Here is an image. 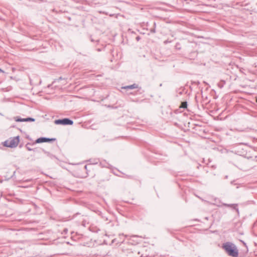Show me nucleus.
<instances>
[{
    "mask_svg": "<svg viewBox=\"0 0 257 257\" xmlns=\"http://www.w3.org/2000/svg\"><path fill=\"white\" fill-rule=\"evenodd\" d=\"M15 120L16 121H34V119L32 118H23V119H20L18 118H16Z\"/></svg>",
    "mask_w": 257,
    "mask_h": 257,
    "instance_id": "nucleus-5",
    "label": "nucleus"
},
{
    "mask_svg": "<svg viewBox=\"0 0 257 257\" xmlns=\"http://www.w3.org/2000/svg\"><path fill=\"white\" fill-rule=\"evenodd\" d=\"M187 104L186 102H182L180 107L186 108H187Z\"/></svg>",
    "mask_w": 257,
    "mask_h": 257,
    "instance_id": "nucleus-7",
    "label": "nucleus"
},
{
    "mask_svg": "<svg viewBox=\"0 0 257 257\" xmlns=\"http://www.w3.org/2000/svg\"><path fill=\"white\" fill-rule=\"evenodd\" d=\"M137 87L135 86V85H132L130 86H127L124 87V89H133L135 88H136Z\"/></svg>",
    "mask_w": 257,
    "mask_h": 257,
    "instance_id": "nucleus-6",
    "label": "nucleus"
},
{
    "mask_svg": "<svg viewBox=\"0 0 257 257\" xmlns=\"http://www.w3.org/2000/svg\"><path fill=\"white\" fill-rule=\"evenodd\" d=\"M222 248L230 256L237 257L238 256V250L236 245L232 242H226L223 243Z\"/></svg>",
    "mask_w": 257,
    "mask_h": 257,
    "instance_id": "nucleus-1",
    "label": "nucleus"
},
{
    "mask_svg": "<svg viewBox=\"0 0 257 257\" xmlns=\"http://www.w3.org/2000/svg\"><path fill=\"white\" fill-rule=\"evenodd\" d=\"M0 71L1 72H3V70L2 69H0Z\"/></svg>",
    "mask_w": 257,
    "mask_h": 257,
    "instance_id": "nucleus-8",
    "label": "nucleus"
},
{
    "mask_svg": "<svg viewBox=\"0 0 257 257\" xmlns=\"http://www.w3.org/2000/svg\"><path fill=\"white\" fill-rule=\"evenodd\" d=\"M73 122L69 119L68 118H64L63 119H57L55 120V123L56 124H62V125H66L69 124L72 125Z\"/></svg>",
    "mask_w": 257,
    "mask_h": 257,
    "instance_id": "nucleus-3",
    "label": "nucleus"
},
{
    "mask_svg": "<svg viewBox=\"0 0 257 257\" xmlns=\"http://www.w3.org/2000/svg\"><path fill=\"white\" fill-rule=\"evenodd\" d=\"M19 142V137L11 138L4 143V145L7 147L14 148L18 145Z\"/></svg>",
    "mask_w": 257,
    "mask_h": 257,
    "instance_id": "nucleus-2",
    "label": "nucleus"
},
{
    "mask_svg": "<svg viewBox=\"0 0 257 257\" xmlns=\"http://www.w3.org/2000/svg\"><path fill=\"white\" fill-rule=\"evenodd\" d=\"M55 139H48L45 138H40L36 141V143H42L55 141Z\"/></svg>",
    "mask_w": 257,
    "mask_h": 257,
    "instance_id": "nucleus-4",
    "label": "nucleus"
}]
</instances>
